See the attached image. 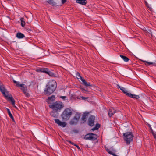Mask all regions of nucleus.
Masks as SVG:
<instances>
[{"mask_svg": "<svg viewBox=\"0 0 156 156\" xmlns=\"http://www.w3.org/2000/svg\"><path fill=\"white\" fill-rule=\"evenodd\" d=\"M56 86V81L53 80H50L48 84L46 86L44 90V93L48 95H50L55 91Z\"/></svg>", "mask_w": 156, "mask_h": 156, "instance_id": "obj_1", "label": "nucleus"}, {"mask_svg": "<svg viewBox=\"0 0 156 156\" xmlns=\"http://www.w3.org/2000/svg\"><path fill=\"white\" fill-rule=\"evenodd\" d=\"M0 91L2 92L6 99L11 101L13 106L17 108V107L15 105V102L14 99L12 98V95L9 94V92L5 89L3 86L0 85Z\"/></svg>", "mask_w": 156, "mask_h": 156, "instance_id": "obj_2", "label": "nucleus"}, {"mask_svg": "<svg viewBox=\"0 0 156 156\" xmlns=\"http://www.w3.org/2000/svg\"><path fill=\"white\" fill-rule=\"evenodd\" d=\"M72 115V112L69 108L65 109L63 112L61 117L64 121H66L69 119Z\"/></svg>", "mask_w": 156, "mask_h": 156, "instance_id": "obj_3", "label": "nucleus"}, {"mask_svg": "<svg viewBox=\"0 0 156 156\" xmlns=\"http://www.w3.org/2000/svg\"><path fill=\"white\" fill-rule=\"evenodd\" d=\"M54 111H58L60 110L63 107L62 103L61 102H56L49 106Z\"/></svg>", "mask_w": 156, "mask_h": 156, "instance_id": "obj_4", "label": "nucleus"}, {"mask_svg": "<svg viewBox=\"0 0 156 156\" xmlns=\"http://www.w3.org/2000/svg\"><path fill=\"white\" fill-rule=\"evenodd\" d=\"M124 139L126 142L129 144L133 140V135L131 132H126L123 133Z\"/></svg>", "mask_w": 156, "mask_h": 156, "instance_id": "obj_5", "label": "nucleus"}, {"mask_svg": "<svg viewBox=\"0 0 156 156\" xmlns=\"http://www.w3.org/2000/svg\"><path fill=\"white\" fill-rule=\"evenodd\" d=\"M97 138V136L96 134L93 133H89L85 136L84 139L85 140H94L96 139Z\"/></svg>", "mask_w": 156, "mask_h": 156, "instance_id": "obj_6", "label": "nucleus"}, {"mask_svg": "<svg viewBox=\"0 0 156 156\" xmlns=\"http://www.w3.org/2000/svg\"><path fill=\"white\" fill-rule=\"evenodd\" d=\"M80 118V115H76L69 122V123L71 125H74L76 124Z\"/></svg>", "mask_w": 156, "mask_h": 156, "instance_id": "obj_7", "label": "nucleus"}, {"mask_svg": "<svg viewBox=\"0 0 156 156\" xmlns=\"http://www.w3.org/2000/svg\"><path fill=\"white\" fill-rule=\"evenodd\" d=\"M20 87H21V90L23 91L25 95L27 97H28L29 94L25 85L24 84H20Z\"/></svg>", "mask_w": 156, "mask_h": 156, "instance_id": "obj_8", "label": "nucleus"}, {"mask_svg": "<svg viewBox=\"0 0 156 156\" xmlns=\"http://www.w3.org/2000/svg\"><path fill=\"white\" fill-rule=\"evenodd\" d=\"M54 120L56 124L62 127H64L66 125V122H62L58 119H55Z\"/></svg>", "mask_w": 156, "mask_h": 156, "instance_id": "obj_9", "label": "nucleus"}, {"mask_svg": "<svg viewBox=\"0 0 156 156\" xmlns=\"http://www.w3.org/2000/svg\"><path fill=\"white\" fill-rule=\"evenodd\" d=\"M95 117L93 116H91L90 117L88 120V125L91 126H92L94 125Z\"/></svg>", "mask_w": 156, "mask_h": 156, "instance_id": "obj_10", "label": "nucleus"}, {"mask_svg": "<svg viewBox=\"0 0 156 156\" xmlns=\"http://www.w3.org/2000/svg\"><path fill=\"white\" fill-rule=\"evenodd\" d=\"M117 87L118 88L120 89L123 93L128 96L129 93L128 92V91L125 88L121 87L119 85H117Z\"/></svg>", "mask_w": 156, "mask_h": 156, "instance_id": "obj_11", "label": "nucleus"}, {"mask_svg": "<svg viewBox=\"0 0 156 156\" xmlns=\"http://www.w3.org/2000/svg\"><path fill=\"white\" fill-rule=\"evenodd\" d=\"M142 62L146 63L145 65H152L153 66H156V61L154 62H150L146 61L141 60Z\"/></svg>", "mask_w": 156, "mask_h": 156, "instance_id": "obj_12", "label": "nucleus"}, {"mask_svg": "<svg viewBox=\"0 0 156 156\" xmlns=\"http://www.w3.org/2000/svg\"><path fill=\"white\" fill-rule=\"evenodd\" d=\"M50 115L55 118H57L58 115V113L56 111H52L50 113Z\"/></svg>", "mask_w": 156, "mask_h": 156, "instance_id": "obj_13", "label": "nucleus"}, {"mask_svg": "<svg viewBox=\"0 0 156 156\" xmlns=\"http://www.w3.org/2000/svg\"><path fill=\"white\" fill-rule=\"evenodd\" d=\"M115 112V111L114 109L111 108L109 110L108 115L110 117H111Z\"/></svg>", "mask_w": 156, "mask_h": 156, "instance_id": "obj_14", "label": "nucleus"}, {"mask_svg": "<svg viewBox=\"0 0 156 156\" xmlns=\"http://www.w3.org/2000/svg\"><path fill=\"white\" fill-rule=\"evenodd\" d=\"M128 96L130 98H136V99H138L139 98V96L138 95L133 94L130 93H129L128 95Z\"/></svg>", "mask_w": 156, "mask_h": 156, "instance_id": "obj_15", "label": "nucleus"}, {"mask_svg": "<svg viewBox=\"0 0 156 156\" xmlns=\"http://www.w3.org/2000/svg\"><path fill=\"white\" fill-rule=\"evenodd\" d=\"M81 81L83 82V84L87 87L88 86H91L90 83L87 82L84 79H82V80Z\"/></svg>", "mask_w": 156, "mask_h": 156, "instance_id": "obj_16", "label": "nucleus"}, {"mask_svg": "<svg viewBox=\"0 0 156 156\" xmlns=\"http://www.w3.org/2000/svg\"><path fill=\"white\" fill-rule=\"evenodd\" d=\"M55 100V97L54 95H52L51 97H49L47 100V102L48 103H50V101H53Z\"/></svg>", "mask_w": 156, "mask_h": 156, "instance_id": "obj_17", "label": "nucleus"}, {"mask_svg": "<svg viewBox=\"0 0 156 156\" xmlns=\"http://www.w3.org/2000/svg\"><path fill=\"white\" fill-rule=\"evenodd\" d=\"M16 37L19 39H21L24 37L25 36L21 33H18L16 34Z\"/></svg>", "mask_w": 156, "mask_h": 156, "instance_id": "obj_18", "label": "nucleus"}, {"mask_svg": "<svg viewBox=\"0 0 156 156\" xmlns=\"http://www.w3.org/2000/svg\"><path fill=\"white\" fill-rule=\"evenodd\" d=\"M76 2L82 5H85L86 4L87 2L86 0H77Z\"/></svg>", "mask_w": 156, "mask_h": 156, "instance_id": "obj_19", "label": "nucleus"}, {"mask_svg": "<svg viewBox=\"0 0 156 156\" xmlns=\"http://www.w3.org/2000/svg\"><path fill=\"white\" fill-rule=\"evenodd\" d=\"M89 113L88 112H85L83 113V115L82 117V119L83 121H85L86 117H87L89 114Z\"/></svg>", "mask_w": 156, "mask_h": 156, "instance_id": "obj_20", "label": "nucleus"}, {"mask_svg": "<svg viewBox=\"0 0 156 156\" xmlns=\"http://www.w3.org/2000/svg\"><path fill=\"white\" fill-rule=\"evenodd\" d=\"M120 56L125 62H127L129 60V59L127 57L122 55H120Z\"/></svg>", "mask_w": 156, "mask_h": 156, "instance_id": "obj_21", "label": "nucleus"}, {"mask_svg": "<svg viewBox=\"0 0 156 156\" xmlns=\"http://www.w3.org/2000/svg\"><path fill=\"white\" fill-rule=\"evenodd\" d=\"M6 110H7L8 115L12 119V120H14V119L13 117V116L12 114L11 113L10 110L8 108H6Z\"/></svg>", "mask_w": 156, "mask_h": 156, "instance_id": "obj_22", "label": "nucleus"}, {"mask_svg": "<svg viewBox=\"0 0 156 156\" xmlns=\"http://www.w3.org/2000/svg\"><path fill=\"white\" fill-rule=\"evenodd\" d=\"M100 126L99 124H97L96 125L95 127L92 128L91 129L93 131H94L95 130H97L99 129Z\"/></svg>", "mask_w": 156, "mask_h": 156, "instance_id": "obj_23", "label": "nucleus"}, {"mask_svg": "<svg viewBox=\"0 0 156 156\" xmlns=\"http://www.w3.org/2000/svg\"><path fill=\"white\" fill-rule=\"evenodd\" d=\"M47 2L50 4L52 5H55L56 4V3L53 1V0H49Z\"/></svg>", "mask_w": 156, "mask_h": 156, "instance_id": "obj_24", "label": "nucleus"}, {"mask_svg": "<svg viewBox=\"0 0 156 156\" xmlns=\"http://www.w3.org/2000/svg\"><path fill=\"white\" fill-rule=\"evenodd\" d=\"M21 22V25L23 27H24L25 25V22L24 19L23 18H22L20 19Z\"/></svg>", "mask_w": 156, "mask_h": 156, "instance_id": "obj_25", "label": "nucleus"}, {"mask_svg": "<svg viewBox=\"0 0 156 156\" xmlns=\"http://www.w3.org/2000/svg\"><path fill=\"white\" fill-rule=\"evenodd\" d=\"M46 73L51 76H53L54 75V73L49 71L48 69Z\"/></svg>", "mask_w": 156, "mask_h": 156, "instance_id": "obj_26", "label": "nucleus"}, {"mask_svg": "<svg viewBox=\"0 0 156 156\" xmlns=\"http://www.w3.org/2000/svg\"><path fill=\"white\" fill-rule=\"evenodd\" d=\"M48 69L47 68H42L38 70V71L41 72H44L46 73Z\"/></svg>", "mask_w": 156, "mask_h": 156, "instance_id": "obj_27", "label": "nucleus"}, {"mask_svg": "<svg viewBox=\"0 0 156 156\" xmlns=\"http://www.w3.org/2000/svg\"><path fill=\"white\" fill-rule=\"evenodd\" d=\"M76 76H77V78L78 79H80L81 80H82V79H83V78L80 76V74L79 73H76Z\"/></svg>", "mask_w": 156, "mask_h": 156, "instance_id": "obj_28", "label": "nucleus"}, {"mask_svg": "<svg viewBox=\"0 0 156 156\" xmlns=\"http://www.w3.org/2000/svg\"><path fill=\"white\" fill-rule=\"evenodd\" d=\"M146 5L149 8L150 10L152 9L151 6V5L149 4L146 2H145Z\"/></svg>", "mask_w": 156, "mask_h": 156, "instance_id": "obj_29", "label": "nucleus"}, {"mask_svg": "<svg viewBox=\"0 0 156 156\" xmlns=\"http://www.w3.org/2000/svg\"><path fill=\"white\" fill-rule=\"evenodd\" d=\"M149 126L150 127V129L152 131V134L153 135V136H154V138H155L156 140V133H154L153 131H152V128L151 127V126L150 125H149Z\"/></svg>", "mask_w": 156, "mask_h": 156, "instance_id": "obj_30", "label": "nucleus"}, {"mask_svg": "<svg viewBox=\"0 0 156 156\" xmlns=\"http://www.w3.org/2000/svg\"><path fill=\"white\" fill-rule=\"evenodd\" d=\"M107 151L110 154L112 155L113 156H114L115 154L112 151H110L109 149H107Z\"/></svg>", "mask_w": 156, "mask_h": 156, "instance_id": "obj_31", "label": "nucleus"}, {"mask_svg": "<svg viewBox=\"0 0 156 156\" xmlns=\"http://www.w3.org/2000/svg\"><path fill=\"white\" fill-rule=\"evenodd\" d=\"M14 83H16L18 87H20V84L19 83V82H18L16 81H14Z\"/></svg>", "mask_w": 156, "mask_h": 156, "instance_id": "obj_32", "label": "nucleus"}, {"mask_svg": "<svg viewBox=\"0 0 156 156\" xmlns=\"http://www.w3.org/2000/svg\"><path fill=\"white\" fill-rule=\"evenodd\" d=\"M70 143L71 144H72V145H74L75 146H76L77 148L78 149H80V147L77 145L76 144H74L73 143H72L71 142V141H70Z\"/></svg>", "mask_w": 156, "mask_h": 156, "instance_id": "obj_33", "label": "nucleus"}, {"mask_svg": "<svg viewBox=\"0 0 156 156\" xmlns=\"http://www.w3.org/2000/svg\"><path fill=\"white\" fill-rule=\"evenodd\" d=\"M60 98L63 100H65L66 98V96H60Z\"/></svg>", "mask_w": 156, "mask_h": 156, "instance_id": "obj_34", "label": "nucleus"}, {"mask_svg": "<svg viewBox=\"0 0 156 156\" xmlns=\"http://www.w3.org/2000/svg\"><path fill=\"white\" fill-rule=\"evenodd\" d=\"M62 1V4L65 3L66 1V0H61Z\"/></svg>", "mask_w": 156, "mask_h": 156, "instance_id": "obj_35", "label": "nucleus"}, {"mask_svg": "<svg viewBox=\"0 0 156 156\" xmlns=\"http://www.w3.org/2000/svg\"><path fill=\"white\" fill-rule=\"evenodd\" d=\"M81 98L83 99V100H85L86 99H87L88 98L87 97H83V96H82L81 97Z\"/></svg>", "mask_w": 156, "mask_h": 156, "instance_id": "obj_36", "label": "nucleus"}, {"mask_svg": "<svg viewBox=\"0 0 156 156\" xmlns=\"http://www.w3.org/2000/svg\"><path fill=\"white\" fill-rule=\"evenodd\" d=\"M105 150H106V151H107V149H108V147H107L106 146H105Z\"/></svg>", "mask_w": 156, "mask_h": 156, "instance_id": "obj_37", "label": "nucleus"}, {"mask_svg": "<svg viewBox=\"0 0 156 156\" xmlns=\"http://www.w3.org/2000/svg\"><path fill=\"white\" fill-rule=\"evenodd\" d=\"M139 25L140 26H139V27H140L141 28H142V27H143L141 25H140V24H139Z\"/></svg>", "mask_w": 156, "mask_h": 156, "instance_id": "obj_38", "label": "nucleus"}, {"mask_svg": "<svg viewBox=\"0 0 156 156\" xmlns=\"http://www.w3.org/2000/svg\"><path fill=\"white\" fill-rule=\"evenodd\" d=\"M82 89V90H83H83H85V91H86V90H85V89Z\"/></svg>", "mask_w": 156, "mask_h": 156, "instance_id": "obj_39", "label": "nucleus"}]
</instances>
